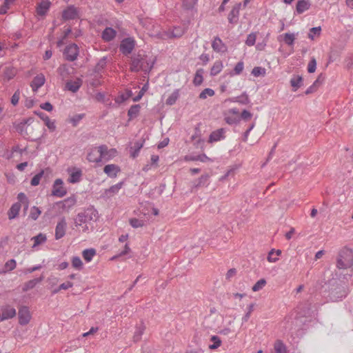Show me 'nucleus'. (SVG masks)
<instances>
[{
  "mask_svg": "<svg viewBox=\"0 0 353 353\" xmlns=\"http://www.w3.org/2000/svg\"><path fill=\"white\" fill-rule=\"evenodd\" d=\"M17 130L22 135L26 136L28 139L32 140H36L43 137L41 123L32 117H29L20 122L17 125Z\"/></svg>",
  "mask_w": 353,
  "mask_h": 353,
  "instance_id": "1",
  "label": "nucleus"
},
{
  "mask_svg": "<svg viewBox=\"0 0 353 353\" xmlns=\"http://www.w3.org/2000/svg\"><path fill=\"white\" fill-rule=\"evenodd\" d=\"M154 61L152 60L147 55L138 53L131 57L130 70L133 72L143 71L148 73L153 68Z\"/></svg>",
  "mask_w": 353,
  "mask_h": 353,
  "instance_id": "2",
  "label": "nucleus"
},
{
  "mask_svg": "<svg viewBox=\"0 0 353 353\" xmlns=\"http://www.w3.org/2000/svg\"><path fill=\"white\" fill-rule=\"evenodd\" d=\"M328 288L327 299L332 302L342 300L347 294L345 286L336 281L330 283Z\"/></svg>",
  "mask_w": 353,
  "mask_h": 353,
  "instance_id": "3",
  "label": "nucleus"
},
{
  "mask_svg": "<svg viewBox=\"0 0 353 353\" xmlns=\"http://www.w3.org/2000/svg\"><path fill=\"white\" fill-rule=\"evenodd\" d=\"M353 265V251L347 247L343 248L339 252L336 267L339 269H347Z\"/></svg>",
  "mask_w": 353,
  "mask_h": 353,
  "instance_id": "4",
  "label": "nucleus"
},
{
  "mask_svg": "<svg viewBox=\"0 0 353 353\" xmlns=\"http://www.w3.org/2000/svg\"><path fill=\"white\" fill-rule=\"evenodd\" d=\"M106 63V57H103L96 65L93 71V74H92V76H94V77L92 78L91 80L90 79V84H91L92 86L97 87L101 84L100 79L102 77L101 72L105 67Z\"/></svg>",
  "mask_w": 353,
  "mask_h": 353,
  "instance_id": "5",
  "label": "nucleus"
},
{
  "mask_svg": "<svg viewBox=\"0 0 353 353\" xmlns=\"http://www.w3.org/2000/svg\"><path fill=\"white\" fill-rule=\"evenodd\" d=\"M135 47V41L132 37H128L123 39L120 44L119 50L124 54H130Z\"/></svg>",
  "mask_w": 353,
  "mask_h": 353,
  "instance_id": "6",
  "label": "nucleus"
},
{
  "mask_svg": "<svg viewBox=\"0 0 353 353\" xmlns=\"http://www.w3.org/2000/svg\"><path fill=\"white\" fill-rule=\"evenodd\" d=\"M67 194V190L64 187L63 181L61 179H57L52 185V195L62 198Z\"/></svg>",
  "mask_w": 353,
  "mask_h": 353,
  "instance_id": "7",
  "label": "nucleus"
},
{
  "mask_svg": "<svg viewBox=\"0 0 353 353\" xmlns=\"http://www.w3.org/2000/svg\"><path fill=\"white\" fill-rule=\"evenodd\" d=\"M19 323L21 325H26L30 323L32 319V314L30 309L27 306H22L19 308Z\"/></svg>",
  "mask_w": 353,
  "mask_h": 353,
  "instance_id": "8",
  "label": "nucleus"
},
{
  "mask_svg": "<svg viewBox=\"0 0 353 353\" xmlns=\"http://www.w3.org/2000/svg\"><path fill=\"white\" fill-rule=\"evenodd\" d=\"M94 152H97L98 153H99V157L96 158L94 160L90 159V161H92L99 163L101 161L102 159H104L105 160L109 159L108 150V147L106 145H102L97 148H94L92 149L91 152H90V156L91 155V154L94 153Z\"/></svg>",
  "mask_w": 353,
  "mask_h": 353,
  "instance_id": "9",
  "label": "nucleus"
},
{
  "mask_svg": "<svg viewBox=\"0 0 353 353\" xmlns=\"http://www.w3.org/2000/svg\"><path fill=\"white\" fill-rule=\"evenodd\" d=\"M16 310L11 305H5L1 308L0 316L1 321L12 319L16 316Z\"/></svg>",
  "mask_w": 353,
  "mask_h": 353,
  "instance_id": "10",
  "label": "nucleus"
},
{
  "mask_svg": "<svg viewBox=\"0 0 353 353\" xmlns=\"http://www.w3.org/2000/svg\"><path fill=\"white\" fill-rule=\"evenodd\" d=\"M79 48L77 45L71 44L66 47L64 51V56L69 61H74L78 55Z\"/></svg>",
  "mask_w": 353,
  "mask_h": 353,
  "instance_id": "11",
  "label": "nucleus"
},
{
  "mask_svg": "<svg viewBox=\"0 0 353 353\" xmlns=\"http://www.w3.org/2000/svg\"><path fill=\"white\" fill-rule=\"evenodd\" d=\"M51 6V2L50 0H41L37 3L36 7V12L39 16H45Z\"/></svg>",
  "mask_w": 353,
  "mask_h": 353,
  "instance_id": "12",
  "label": "nucleus"
},
{
  "mask_svg": "<svg viewBox=\"0 0 353 353\" xmlns=\"http://www.w3.org/2000/svg\"><path fill=\"white\" fill-rule=\"evenodd\" d=\"M124 182L121 181L114 185H112L108 189H105L102 194V196L105 199H109L117 194L119 191L122 188Z\"/></svg>",
  "mask_w": 353,
  "mask_h": 353,
  "instance_id": "13",
  "label": "nucleus"
},
{
  "mask_svg": "<svg viewBox=\"0 0 353 353\" xmlns=\"http://www.w3.org/2000/svg\"><path fill=\"white\" fill-rule=\"evenodd\" d=\"M68 172L70 176L68 181L71 183H75L81 180L82 172L81 170L77 168H68Z\"/></svg>",
  "mask_w": 353,
  "mask_h": 353,
  "instance_id": "14",
  "label": "nucleus"
},
{
  "mask_svg": "<svg viewBox=\"0 0 353 353\" xmlns=\"http://www.w3.org/2000/svg\"><path fill=\"white\" fill-rule=\"evenodd\" d=\"M241 6V3H236L232 9L228 14V21L232 24H236L239 20V10Z\"/></svg>",
  "mask_w": 353,
  "mask_h": 353,
  "instance_id": "15",
  "label": "nucleus"
},
{
  "mask_svg": "<svg viewBox=\"0 0 353 353\" xmlns=\"http://www.w3.org/2000/svg\"><path fill=\"white\" fill-rule=\"evenodd\" d=\"M225 128H219L216 130L213 131L209 137L208 142L213 143L224 139L225 137Z\"/></svg>",
  "mask_w": 353,
  "mask_h": 353,
  "instance_id": "16",
  "label": "nucleus"
},
{
  "mask_svg": "<svg viewBox=\"0 0 353 353\" xmlns=\"http://www.w3.org/2000/svg\"><path fill=\"white\" fill-rule=\"evenodd\" d=\"M311 6L309 0H299L296 3L294 14H301L310 9Z\"/></svg>",
  "mask_w": 353,
  "mask_h": 353,
  "instance_id": "17",
  "label": "nucleus"
},
{
  "mask_svg": "<svg viewBox=\"0 0 353 353\" xmlns=\"http://www.w3.org/2000/svg\"><path fill=\"white\" fill-rule=\"evenodd\" d=\"M46 78L43 74H37L31 82L30 86L33 92H37L45 83Z\"/></svg>",
  "mask_w": 353,
  "mask_h": 353,
  "instance_id": "18",
  "label": "nucleus"
},
{
  "mask_svg": "<svg viewBox=\"0 0 353 353\" xmlns=\"http://www.w3.org/2000/svg\"><path fill=\"white\" fill-rule=\"evenodd\" d=\"M66 221L65 219H61L57 223L55 228V238L59 239L62 238L65 233Z\"/></svg>",
  "mask_w": 353,
  "mask_h": 353,
  "instance_id": "19",
  "label": "nucleus"
},
{
  "mask_svg": "<svg viewBox=\"0 0 353 353\" xmlns=\"http://www.w3.org/2000/svg\"><path fill=\"white\" fill-rule=\"evenodd\" d=\"M120 171V168L115 164L106 165L103 168V172L111 178H115Z\"/></svg>",
  "mask_w": 353,
  "mask_h": 353,
  "instance_id": "20",
  "label": "nucleus"
},
{
  "mask_svg": "<svg viewBox=\"0 0 353 353\" xmlns=\"http://www.w3.org/2000/svg\"><path fill=\"white\" fill-rule=\"evenodd\" d=\"M116 36L117 31L110 27L105 28L101 34V37L103 40L106 42L113 40L116 37Z\"/></svg>",
  "mask_w": 353,
  "mask_h": 353,
  "instance_id": "21",
  "label": "nucleus"
},
{
  "mask_svg": "<svg viewBox=\"0 0 353 353\" xmlns=\"http://www.w3.org/2000/svg\"><path fill=\"white\" fill-rule=\"evenodd\" d=\"M82 84V81L80 79L68 81L65 84L67 90L75 92H77Z\"/></svg>",
  "mask_w": 353,
  "mask_h": 353,
  "instance_id": "22",
  "label": "nucleus"
},
{
  "mask_svg": "<svg viewBox=\"0 0 353 353\" xmlns=\"http://www.w3.org/2000/svg\"><path fill=\"white\" fill-rule=\"evenodd\" d=\"M290 85L292 88V91H296L303 85V77L300 75H294L290 79Z\"/></svg>",
  "mask_w": 353,
  "mask_h": 353,
  "instance_id": "23",
  "label": "nucleus"
},
{
  "mask_svg": "<svg viewBox=\"0 0 353 353\" xmlns=\"http://www.w3.org/2000/svg\"><path fill=\"white\" fill-rule=\"evenodd\" d=\"M212 48L214 51L218 52L226 50L225 45L219 37H216L213 40L212 43Z\"/></svg>",
  "mask_w": 353,
  "mask_h": 353,
  "instance_id": "24",
  "label": "nucleus"
},
{
  "mask_svg": "<svg viewBox=\"0 0 353 353\" xmlns=\"http://www.w3.org/2000/svg\"><path fill=\"white\" fill-rule=\"evenodd\" d=\"M143 143H144V140H142L140 141H136L134 143V145L130 147V157L132 158L135 159L137 157H138L140 150L143 146Z\"/></svg>",
  "mask_w": 353,
  "mask_h": 353,
  "instance_id": "25",
  "label": "nucleus"
},
{
  "mask_svg": "<svg viewBox=\"0 0 353 353\" xmlns=\"http://www.w3.org/2000/svg\"><path fill=\"white\" fill-rule=\"evenodd\" d=\"M77 16V10L73 6H69L63 12V18L65 19H72Z\"/></svg>",
  "mask_w": 353,
  "mask_h": 353,
  "instance_id": "26",
  "label": "nucleus"
},
{
  "mask_svg": "<svg viewBox=\"0 0 353 353\" xmlns=\"http://www.w3.org/2000/svg\"><path fill=\"white\" fill-rule=\"evenodd\" d=\"M145 330V325L143 322H141L140 324L137 325L136 327V330L134 332L133 336V340L134 342H138L141 339V336Z\"/></svg>",
  "mask_w": 353,
  "mask_h": 353,
  "instance_id": "27",
  "label": "nucleus"
},
{
  "mask_svg": "<svg viewBox=\"0 0 353 353\" xmlns=\"http://www.w3.org/2000/svg\"><path fill=\"white\" fill-rule=\"evenodd\" d=\"M21 208V205L20 203H14L11 206V208H10V210L8 212L9 219H13L16 218L19 213Z\"/></svg>",
  "mask_w": 353,
  "mask_h": 353,
  "instance_id": "28",
  "label": "nucleus"
},
{
  "mask_svg": "<svg viewBox=\"0 0 353 353\" xmlns=\"http://www.w3.org/2000/svg\"><path fill=\"white\" fill-rule=\"evenodd\" d=\"M203 74H204V70L202 68H199L196 71V73H195V75H194V77L193 79V83L195 86H199L203 83Z\"/></svg>",
  "mask_w": 353,
  "mask_h": 353,
  "instance_id": "29",
  "label": "nucleus"
},
{
  "mask_svg": "<svg viewBox=\"0 0 353 353\" xmlns=\"http://www.w3.org/2000/svg\"><path fill=\"white\" fill-rule=\"evenodd\" d=\"M223 69V63L221 61L218 60L216 61L210 70V75L215 76L218 74Z\"/></svg>",
  "mask_w": 353,
  "mask_h": 353,
  "instance_id": "30",
  "label": "nucleus"
},
{
  "mask_svg": "<svg viewBox=\"0 0 353 353\" xmlns=\"http://www.w3.org/2000/svg\"><path fill=\"white\" fill-rule=\"evenodd\" d=\"M209 176L208 174L201 175V177L194 182L193 188H198L206 185Z\"/></svg>",
  "mask_w": 353,
  "mask_h": 353,
  "instance_id": "31",
  "label": "nucleus"
},
{
  "mask_svg": "<svg viewBox=\"0 0 353 353\" xmlns=\"http://www.w3.org/2000/svg\"><path fill=\"white\" fill-rule=\"evenodd\" d=\"M185 160L187 161H199L201 162H206L208 161H210V159L205 154H199V155H195V156H186Z\"/></svg>",
  "mask_w": 353,
  "mask_h": 353,
  "instance_id": "32",
  "label": "nucleus"
},
{
  "mask_svg": "<svg viewBox=\"0 0 353 353\" xmlns=\"http://www.w3.org/2000/svg\"><path fill=\"white\" fill-rule=\"evenodd\" d=\"M276 353H288L285 345L281 340H276L274 343Z\"/></svg>",
  "mask_w": 353,
  "mask_h": 353,
  "instance_id": "33",
  "label": "nucleus"
},
{
  "mask_svg": "<svg viewBox=\"0 0 353 353\" xmlns=\"http://www.w3.org/2000/svg\"><path fill=\"white\" fill-rule=\"evenodd\" d=\"M43 123L50 132H53L56 130L57 125L56 121L54 119H51L49 117H48L43 121Z\"/></svg>",
  "mask_w": 353,
  "mask_h": 353,
  "instance_id": "34",
  "label": "nucleus"
},
{
  "mask_svg": "<svg viewBox=\"0 0 353 353\" xmlns=\"http://www.w3.org/2000/svg\"><path fill=\"white\" fill-rule=\"evenodd\" d=\"M141 106L139 104L133 105L128 110V115L130 119L136 118L140 111Z\"/></svg>",
  "mask_w": 353,
  "mask_h": 353,
  "instance_id": "35",
  "label": "nucleus"
},
{
  "mask_svg": "<svg viewBox=\"0 0 353 353\" xmlns=\"http://www.w3.org/2000/svg\"><path fill=\"white\" fill-rule=\"evenodd\" d=\"M179 97V90H175L169 97L166 99V104L169 105H172L176 103L177 99Z\"/></svg>",
  "mask_w": 353,
  "mask_h": 353,
  "instance_id": "36",
  "label": "nucleus"
},
{
  "mask_svg": "<svg viewBox=\"0 0 353 353\" xmlns=\"http://www.w3.org/2000/svg\"><path fill=\"white\" fill-rule=\"evenodd\" d=\"M32 240L34 241L33 248L43 243L46 241V236L43 234H39L36 236H34Z\"/></svg>",
  "mask_w": 353,
  "mask_h": 353,
  "instance_id": "37",
  "label": "nucleus"
},
{
  "mask_svg": "<svg viewBox=\"0 0 353 353\" xmlns=\"http://www.w3.org/2000/svg\"><path fill=\"white\" fill-rule=\"evenodd\" d=\"M15 1L16 0H5L3 4L0 7V14H6Z\"/></svg>",
  "mask_w": 353,
  "mask_h": 353,
  "instance_id": "38",
  "label": "nucleus"
},
{
  "mask_svg": "<svg viewBox=\"0 0 353 353\" xmlns=\"http://www.w3.org/2000/svg\"><path fill=\"white\" fill-rule=\"evenodd\" d=\"M184 29L182 27H174L170 32V36H169V37H181L184 34Z\"/></svg>",
  "mask_w": 353,
  "mask_h": 353,
  "instance_id": "39",
  "label": "nucleus"
},
{
  "mask_svg": "<svg viewBox=\"0 0 353 353\" xmlns=\"http://www.w3.org/2000/svg\"><path fill=\"white\" fill-rule=\"evenodd\" d=\"M234 101L238 102L242 105H247L250 101L248 95L245 92H243L241 95L236 97Z\"/></svg>",
  "mask_w": 353,
  "mask_h": 353,
  "instance_id": "40",
  "label": "nucleus"
},
{
  "mask_svg": "<svg viewBox=\"0 0 353 353\" xmlns=\"http://www.w3.org/2000/svg\"><path fill=\"white\" fill-rule=\"evenodd\" d=\"M265 73V68L259 66L254 67L251 72V74L256 77L260 76L264 77Z\"/></svg>",
  "mask_w": 353,
  "mask_h": 353,
  "instance_id": "41",
  "label": "nucleus"
},
{
  "mask_svg": "<svg viewBox=\"0 0 353 353\" xmlns=\"http://www.w3.org/2000/svg\"><path fill=\"white\" fill-rule=\"evenodd\" d=\"M41 214V211L40 209L36 206H34L30 209L29 217L35 221L39 218Z\"/></svg>",
  "mask_w": 353,
  "mask_h": 353,
  "instance_id": "42",
  "label": "nucleus"
},
{
  "mask_svg": "<svg viewBox=\"0 0 353 353\" xmlns=\"http://www.w3.org/2000/svg\"><path fill=\"white\" fill-rule=\"evenodd\" d=\"M130 224L132 228H138L143 227L145 224V221L137 218H132L130 219Z\"/></svg>",
  "mask_w": 353,
  "mask_h": 353,
  "instance_id": "43",
  "label": "nucleus"
},
{
  "mask_svg": "<svg viewBox=\"0 0 353 353\" xmlns=\"http://www.w3.org/2000/svg\"><path fill=\"white\" fill-rule=\"evenodd\" d=\"M214 91L211 88H205L199 94V99H205L208 96L212 97L214 95Z\"/></svg>",
  "mask_w": 353,
  "mask_h": 353,
  "instance_id": "44",
  "label": "nucleus"
},
{
  "mask_svg": "<svg viewBox=\"0 0 353 353\" xmlns=\"http://www.w3.org/2000/svg\"><path fill=\"white\" fill-rule=\"evenodd\" d=\"M295 40L294 34L285 33L283 34V41L288 46H292Z\"/></svg>",
  "mask_w": 353,
  "mask_h": 353,
  "instance_id": "45",
  "label": "nucleus"
},
{
  "mask_svg": "<svg viewBox=\"0 0 353 353\" xmlns=\"http://www.w3.org/2000/svg\"><path fill=\"white\" fill-rule=\"evenodd\" d=\"M244 68V64L243 61L238 62L236 65L234 66V68L233 71L230 72V75H234V74H240Z\"/></svg>",
  "mask_w": 353,
  "mask_h": 353,
  "instance_id": "46",
  "label": "nucleus"
},
{
  "mask_svg": "<svg viewBox=\"0 0 353 353\" xmlns=\"http://www.w3.org/2000/svg\"><path fill=\"white\" fill-rule=\"evenodd\" d=\"M211 341L214 342L213 344L210 345L209 348L210 350L217 349L221 345V341L220 338L217 336H212L211 338Z\"/></svg>",
  "mask_w": 353,
  "mask_h": 353,
  "instance_id": "47",
  "label": "nucleus"
},
{
  "mask_svg": "<svg viewBox=\"0 0 353 353\" xmlns=\"http://www.w3.org/2000/svg\"><path fill=\"white\" fill-rule=\"evenodd\" d=\"M266 284V281L264 279L259 280L252 288L254 292H257L261 290Z\"/></svg>",
  "mask_w": 353,
  "mask_h": 353,
  "instance_id": "48",
  "label": "nucleus"
},
{
  "mask_svg": "<svg viewBox=\"0 0 353 353\" xmlns=\"http://www.w3.org/2000/svg\"><path fill=\"white\" fill-rule=\"evenodd\" d=\"M256 39V34L254 32H252L248 35L245 40V44L248 46H252L255 44Z\"/></svg>",
  "mask_w": 353,
  "mask_h": 353,
  "instance_id": "49",
  "label": "nucleus"
},
{
  "mask_svg": "<svg viewBox=\"0 0 353 353\" xmlns=\"http://www.w3.org/2000/svg\"><path fill=\"white\" fill-rule=\"evenodd\" d=\"M43 174H44V171L41 170L39 173H38L37 174L34 176V177L32 179L31 182H30L31 185L32 186H36V185H39Z\"/></svg>",
  "mask_w": 353,
  "mask_h": 353,
  "instance_id": "50",
  "label": "nucleus"
},
{
  "mask_svg": "<svg viewBox=\"0 0 353 353\" xmlns=\"http://www.w3.org/2000/svg\"><path fill=\"white\" fill-rule=\"evenodd\" d=\"M321 28L320 26L312 28L310 30V32L308 34V38L310 39L311 40H314V34L319 36L321 34Z\"/></svg>",
  "mask_w": 353,
  "mask_h": 353,
  "instance_id": "51",
  "label": "nucleus"
},
{
  "mask_svg": "<svg viewBox=\"0 0 353 353\" xmlns=\"http://www.w3.org/2000/svg\"><path fill=\"white\" fill-rule=\"evenodd\" d=\"M254 305H255L254 303H251L248 306V312L245 313L244 316L242 318L243 322H247L249 320V319L251 316V314L254 310Z\"/></svg>",
  "mask_w": 353,
  "mask_h": 353,
  "instance_id": "52",
  "label": "nucleus"
},
{
  "mask_svg": "<svg viewBox=\"0 0 353 353\" xmlns=\"http://www.w3.org/2000/svg\"><path fill=\"white\" fill-rule=\"evenodd\" d=\"M132 95V91L131 90H128L126 93V94H121L120 95L119 97H118L116 99H115V102L117 104H119L123 101H125V100H127L129 97H130Z\"/></svg>",
  "mask_w": 353,
  "mask_h": 353,
  "instance_id": "53",
  "label": "nucleus"
},
{
  "mask_svg": "<svg viewBox=\"0 0 353 353\" xmlns=\"http://www.w3.org/2000/svg\"><path fill=\"white\" fill-rule=\"evenodd\" d=\"M316 68V61L314 57H312L309 61L307 65V71L309 73H313L315 72Z\"/></svg>",
  "mask_w": 353,
  "mask_h": 353,
  "instance_id": "54",
  "label": "nucleus"
},
{
  "mask_svg": "<svg viewBox=\"0 0 353 353\" xmlns=\"http://www.w3.org/2000/svg\"><path fill=\"white\" fill-rule=\"evenodd\" d=\"M196 3V0H183V6L187 10L192 9Z\"/></svg>",
  "mask_w": 353,
  "mask_h": 353,
  "instance_id": "55",
  "label": "nucleus"
},
{
  "mask_svg": "<svg viewBox=\"0 0 353 353\" xmlns=\"http://www.w3.org/2000/svg\"><path fill=\"white\" fill-rule=\"evenodd\" d=\"M40 281L41 279H33L29 281L28 283L25 284L23 290L26 291L28 290L33 288L37 285V283H38Z\"/></svg>",
  "mask_w": 353,
  "mask_h": 353,
  "instance_id": "56",
  "label": "nucleus"
},
{
  "mask_svg": "<svg viewBox=\"0 0 353 353\" xmlns=\"http://www.w3.org/2000/svg\"><path fill=\"white\" fill-rule=\"evenodd\" d=\"M72 267L75 269H81L83 265V263L80 258L76 256L73 257L72 260Z\"/></svg>",
  "mask_w": 353,
  "mask_h": 353,
  "instance_id": "57",
  "label": "nucleus"
},
{
  "mask_svg": "<svg viewBox=\"0 0 353 353\" xmlns=\"http://www.w3.org/2000/svg\"><path fill=\"white\" fill-rule=\"evenodd\" d=\"M20 94H21V93H20L19 90H17V91H15L14 94L12 96L11 103L13 105L15 106L18 104L19 99H20Z\"/></svg>",
  "mask_w": 353,
  "mask_h": 353,
  "instance_id": "58",
  "label": "nucleus"
},
{
  "mask_svg": "<svg viewBox=\"0 0 353 353\" xmlns=\"http://www.w3.org/2000/svg\"><path fill=\"white\" fill-rule=\"evenodd\" d=\"M130 251V248H129L128 243H126L125 245V249L123 251L121 252L119 254L117 255H115L114 256H112L110 260L111 261H114L117 259H118L119 257L121 256H123V255H125L126 254H128L129 252Z\"/></svg>",
  "mask_w": 353,
  "mask_h": 353,
  "instance_id": "59",
  "label": "nucleus"
},
{
  "mask_svg": "<svg viewBox=\"0 0 353 353\" xmlns=\"http://www.w3.org/2000/svg\"><path fill=\"white\" fill-rule=\"evenodd\" d=\"M147 89L148 85L145 84L143 86L142 89L140 90L138 95L133 99V101L135 102L139 101L142 98L143 95L144 94V92L147 90Z\"/></svg>",
  "mask_w": 353,
  "mask_h": 353,
  "instance_id": "60",
  "label": "nucleus"
},
{
  "mask_svg": "<svg viewBox=\"0 0 353 353\" xmlns=\"http://www.w3.org/2000/svg\"><path fill=\"white\" fill-rule=\"evenodd\" d=\"M252 117V113L246 110H243L241 114V118L244 121L250 120Z\"/></svg>",
  "mask_w": 353,
  "mask_h": 353,
  "instance_id": "61",
  "label": "nucleus"
},
{
  "mask_svg": "<svg viewBox=\"0 0 353 353\" xmlns=\"http://www.w3.org/2000/svg\"><path fill=\"white\" fill-rule=\"evenodd\" d=\"M5 267L7 270H12L16 268V261L14 259H11L6 262Z\"/></svg>",
  "mask_w": 353,
  "mask_h": 353,
  "instance_id": "62",
  "label": "nucleus"
},
{
  "mask_svg": "<svg viewBox=\"0 0 353 353\" xmlns=\"http://www.w3.org/2000/svg\"><path fill=\"white\" fill-rule=\"evenodd\" d=\"M40 108L48 112H52L53 110V106L50 102H46L40 105Z\"/></svg>",
  "mask_w": 353,
  "mask_h": 353,
  "instance_id": "63",
  "label": "nucleus"
},
{
  "mask_svg": "<svg viewBox=\"0 0 353 353\" xmlns=\"http://www.w3.org/2000/svg\"><path fill=\"white\" fill-rule=\"evenodd\" d=\"M274 252H275V250L274 249H272L270 252L268 253V261L269 262H271V263H274L276 261H277L279 260L278 258L276 257H274Z\"/></svg>",
  "mask_w": 353,
  "mask_h": 353,
  "instance_id": "64",
  "label": "nucleus"
}]
</instances>
